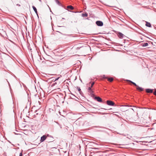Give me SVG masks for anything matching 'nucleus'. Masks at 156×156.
I'll use <instances>...</instances> for the list:
<instances>
[{"label":"nucleus","instance_id":"f257e3e1","mask_svg":"<svg viewBox=\"0 0 156 156\" xmlns=\"http://www.w3.org/2000/svg\"><path fill=\"white\" fill-rule=\"evenodd\" d=\"M137 115L138 118L135 119V121L137 122H140L141 123L145 124L148 122L149 117L145 113L143 109H140L138 111Z\"/></svg>","mask_w":156,"mask_h":156},{"label":"nucleus","instance_id":"f03ea898","mask_svg":"<svg viewBox=\"0 0 156 156\" xmlns=\"http://www.w3.org/2000/svg\"><path fill=\"white\" fill-rule=\"evenodd\" d=\"M107 104L108 105L110 106H113L115 104L113 102L111 101H107Z\"/></svg>","mask_w":156,"mask_h":156},{"label":"nucleus","instance_id":"7ed1b4c3","mask_svg":"<svg viewBox=\"0 0 156 156\" xmlns=\"http://www.w3.org/2000/svg\"><path fill=\"white\" fill-rule=\"evenodd\" d=\"M96 24L99 26H102L103 25V24L102 21H97L96 22Z\"/></svg>","mask_w":156,"mask_h":156},{"label":"nucleus","instance_id":"20e7f679","mask_svg":"<svg viewBox=\"0 0 156 156\" xmlns=\"http://www.w3.org/2000/svg\"><path fill=\"white\" fill-rule=\"evenodd\" d=\"M46 137H47L45 135H43V136H42L41 137V139L40 140L41 142L44 141L46 139Z\"/></svg>","mask_w":156,"mask_h":156},{"label":"nucleus","instance_id":"39448f33","mask_svg":"<svg viewBox=\"0 0 156 156\" xmlns=\"http://www.w3.org/2000/svg\"><path fill=\"white\" fill-rule=\"evenodd\" d=\"M95 99L98 102H101L102 101L101 98L99 97H95Z\"/></svg>","mask_w":156,"mask_h":156},{"label":"nucleus","instance_id":"423d86ee","mask_svg":"<svg viewBox=\"0 0 156 156\" xmlns=\"http://www.w3.org/2000/svg\"><path fill=\"white\" fill-rule=\"evenodd\" d=\"M146 91L147 93H152L153 92V90L150 89H146Z\"/></svg>","mask_w":156,"mask_h":156},{"label":"nucleus","instance_id":"0eeeda50","mask_svg":"<svg viewBox=\"0 0 156 156\" xmlns=\"http://www.w3.org/2000/svg\"><path fill=\"white\" fill-rule=\"evenodd\" d=\"M32 8L36 14L38 16V13L36 8L34 6H32Z\"/></svg>","mask_w":156,"mask_h":156},{"label":"nucleus","instance_id":"6e6552de","mask_svg":"<svg viewBox=\"0 0 156 156\" xmlns=\"http://www.w3.org/2000/svg\"><path fill=\"white\" fill-rule=\"evenodd\" d=\"M136 89L138 90H139L140 91H142L143 90V89H144L143 88H142L141 87H139L138 86L136 87Z\"/></svg>","mask_w":156,"mask_h":156},{"label":"nucleus","instance_id":"1a4fd4ad","mask_svg":"<svg viewBox=\"0 0 156 156\" xmlns=\"http://www.w3.org/2000/svg\"><path fill=\"white\" fill-rule=\"evenodd\" d=\"M146 26L147 27H151V25L150 23H149L147 22H146Z\"/></svg>","mask_w":156,"mask_h":156},{"label":"nucleus","instance_id":"9d476101","mask_svg":"<svg viewBox=\"0 0 156 156\" xmlns=\"http://www.w3.org/2000/svg\"><path fill=\"white\" fill-rule=\"evenodd\" d=\"M67 8L68 9H70L71 10H73L74 9V8L71 5H69L67 6Z\"/></svg>","mask_w":156,"mask_h":156},{"label":"nucleus","instance_id":"9b49d317","mask_svg":"<svg viewBox=\"0 0 156 156\" xmlns=\"http://www.w3.org/2000/svg\"><path fill=\"white\" fill-rule=\"evenodd\" d=\"M118 35L119 37H120V38H121L123 37L124 35L122 33H119Z\"/></svg>","mask_w":156,"mask_h":156},{"label":"nucleus","instance_id":"f8f14e48","mask_svg":"<svg viewBox=\"0 0 156 156\" xmlns=\"http://www.w3.org/2000/svg\"><path fill=\"white\" fill-rule=\"evenodd\" d=\"M126 81H129V82L131 83L132 84H133L136 87H137V85L135 83L131 81H130V80H127Z\"/></svg>","mask_w":156,"mask_h":156},{"label":"nucleus","instance_id":"ddd939ff","mask_svg":"<svg viewBox=\"0 0 156 156\" xmlns=\"http://www.w3.org/2000/svg\"><path fill=\"white\" fill-rule=\"evenodd\" d=\"M108 80L109 81L111 82L113 81V79L112 78H107Z\"/></svg>","mask_w":156,"mask_h":156},{"label":"nucleus","instance_id":"4468645a","mask_svg":"<svg viewBox=\"0 0 156 156\" xmlns=\"http://www.w3.org/2000/svg\"><path fill=\"white\" fill-rule=\"evenodd\" d=\"M148 45V44L147 43H145L143 44L142 46L143 47L147 46Z\"/></svg>","mask_w":156,"mask_h":156},{"label":"nucleus","instance_id":"2eb2a0df","mask_svg":"<svg viewBox=\"0 0 156 156\" xmlns=\"http://www.w3.org/2000/svg\"><path fill=\"white\" fill-rule=\"evenodd\" d=\"M82 16L83 17H87L88 16V14L87 13H83L82 14Z\"/></svg>","mask_w":156,"mask_h":156},{"label":"nucleus","instance_id":"dca6fc26","mask_svg":"<svg viewBox=\"0 0 156 156\" xmlns=\"http://www.w3.org/2000/svg\"><path fill=\"white\" fill-rule=\"evenodd\" d=\"M91 83V85L90 86L91 87H93V86L94 85V82H93L92 83H91V82L89 83V84Z\"/></svg>","mask_w":156,"mask_h":156},{"label":"nucleus","instance_id":"f3484780","mask_svg":"<svg viewBox=\"0 0 156 156\" xmlns=\"http://www.w3.org/2000/svg\"><path fill=\"white\" fill-rule=\"evenodd\" d=\"M145 127H144L142 128V130L143 132H145L146 131V130L145 129Z\"/></svg>","mask_w":156,"mask_h":156},{"label":"nucleus","instance_id":"a211bd4d","mask_svg":"<svg viewBox=\"0 0 156 156\" xmlns=\"http://www.w3.org/2000/svg\"><path fill=\"white\" fill-rule=\"evenodd\" d=\"M77 90H78V91L80 93V92H81V89H80L79 87H77Z\"/></svg>","mask_w":156,"mask_h":156},{"label":"nucleus","instance_id":"6ab92c4d","mask_svg":"<svg viewBox=\"0 0 156 156\" xmlns=\"http://www.w3.org/2000/svg\"><path fill=\"white\" fill-rule=\"evenodd\" d=\"M88 92L91 94H92L93 93V91L92 89L91 90H90L89 91H88Z\"/></svg>","mask_w":156,"mask_h":156},{"label":"nucleus","instance_id":"aec40b11","mask_svg":"<svg viewBox=\"0 0 156 156\" xmlns=\"http://www.w3.org/2000/svg\"><path fill=\"white\" fill-rule=\"evenodd\" d=\"M92 87H89L88 88V91H89L90 90H91V88Z\"/></svg>","mask_w":156,"mask_h":156},{"label":"nucleus","instance_id":"412c9836","mask_svg":"<svg viewBox=\"0 0 156 156\" xmlns=\"http://www.w3.org/2000/svg\"><path fill=\"white\" fill-rule=\"evenodd\" d=\"M156 96V89L155 90L154 92L153 93Z\"/></svg>","mask_w":156,"mask_h":156},{"label":"nucleus","instance_id":"4be33fe9","mask_svg":"<svg viewBox=\"0 0 156 156\" xmlns=\"http://www.w3.org/2000/svg\"><path fill=\"white\" fill-rule=\"evenodd\" d=\"M22 156V153H20V154L19 156Z\"/></svg>","mask_w":156,"mask_h":156}]
</instances>
